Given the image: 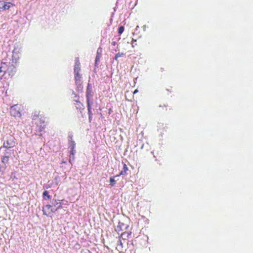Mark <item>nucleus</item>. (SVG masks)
<instances>
[{
	"label": "nucleus",
	"instance_id": "f257e3e1",
	"mask_svg": "<svg viewBox=\"0 0 253 253\" xmlns=\"http://www.w3.org/2000/svg\"><path fill=\"white\" fill-rule=\"evenodd\" d=\"M62 206V203L59 200L53 199L51 204H47L42 208V211L46 216L50 213L55 212Z\"/></svg>",
	"mask_w": 253,
	"mask_h": 253
},
{
	"label": "nucleus",
	"instance_id": "f03ea898",
	"mask_svg": "<svg viewBox=\"0 0 253 253\" xmlns=\"http://www.w3.org/2000/svg\"><path fill=\"white\" fill-rule=\"evenodd\" d=\"M131 235V231H126L121 233L119 238V244L117 246V249L120 252H122L123 245H127L128 239L130 237Z\"/></svg>",
	"mask_w": 253,
	"mask_h": 253
},
{
	"label": "nucleus",
	"instance_id": "7ed1b4c3",
	"mask_svg": "<svg viewBox=\"0 0 253 253\" xmlns=\"http://www.w3.org/2000/svg\"><path fill=\"white\" fill-rule=\"evenodd\" d=\"M23 108L21 105H14L10 108V114L15 118H21Z\"/></svg>",
	"mask_w": 253,
	"mask_h": 253
},
{
	"label": "nucleus",
	"instance_id": "20e7f679",
	"mask_svg": "<svg viewBox=\"0 0 253 253\" xmlns=\"http://www.w3.org/2000/svg\"><path fill=\"white\" fill-rule=\"evenodd\" d=\"M68 140H69V147L71 148L70 154L74 157V156L76 152L75 149V147H76V143L74 142V141L73 140L72 135H69L68 136Z\"/></svg>",
	"mask_w": 253,
	"mask_h": 253
},
{
	"label": "nucleus",
	"instance_id": "39448f33",
	"mask_svg": "<svg viewBox=\"0 0 253 253\" xmlns=\"http://www.w3.org/2000/svg\"><path fill=\"white\" fill-rule=\"evenodd\" d=\"M15 145V142L13 138L10 137L7 139L5 142L3 143L2 147L5 148H10L13 147Z\"/></svg>",
	"mask_w": 253,
	"mask_h": 253
},
{
	"label": "nucleus",
	"instance_id": "423d86ee",
	"mask_svg": "<svg viewBox=\"0 0 253 253\" xmlns=\"http://www.w3.org/2000/svg\"><path fill=\"white\" fill-rule=\"evenodd\" d=\"M12 6H13V4L11 3V2H6L2 0L0 1V10L8 9Z\"/></svg>",
	"mask_w": 253,
	"mask_h": 253
},
{
	"label": "nucleus",
	"instance_id": "0eeeda50",
	"mask_svg": "<svg viewBox=\"0 0 253 253\" xmlns=\"http://www.w3.org/2000/svg\"><path fill=\"white\" fill-rule=\"evenodd\" d=\"M7 64L5 62H1L0 66V80H1L6 73Z\"/></svg>",
	"mask_w": 253,
	"mask_h": 253
},
{
	"label": "nucleus",
	"instance_id": "6e6552de",
	"mask_svg": "<svg viewBox=\"0 0 253 253\" xmlns=\"http://www.w3.org/2000/svg\"><path fill=\"white\" fill-rule=\"evenodd\" d=\"M42 116V114H40V111L38 110H35L32 112L31 117L32 119L36 120L39 118L40 119H41Z\"/></svg>",
	"mask_w": 253,
	"mask_h": 253
},
{
	"label": "nucleus",
	"instance_id": "1a4fd4ad",
	"mask_svg": "<svg viewBox=\"0 0 253 253\" xmlns=\"http://www.w3.org/2000/svg\"><path fill=\"white\" fill-rule=\"evenodd\" d=\"M81 70L80 63L79 59H77L74 66V72L75 74L79 73Z\"/></svg>",
	"mask_w": 253,
	"mask_h": 253
},
{
	"label": "nucleus",
	"instance_id": "9d476101",
	"mask_svg": "<svg viewBox=\"0 0 253 253\" xmlns=\"http://www.w3.org/2000/svg\"><path fill=\"white\" fill-rule=\"evenodd\" d=\"M128 168L126 165V164H123V170L120 172V173L117 175L116 176H119L120 175H125L127 174V171H128Z\"/></svg>",
	"mask_w": 253,
	"mask_h": 253
},
{
	"label": "nucleus",
	"instance_id": "9b49d317",
	"mask_svg": "<svg viewBox=\"0 0 253 253\" xmlns=\"http://www.w3.org/2000/svg\"><path fill=\"white\" fill-rule=\"evenodd\" d=\"M82 75L80 73L75 74V79L76 84H78L81 82Z\"/></svg>",
	"mask_w": 253,
	"mask_h": 253
},
{
	"label": "nucleus",
	"instance_id": "f8f14e48",
	"mask_svg": "<svg viewBox=\"0 0 253 253\" xmlns=\"http://www.w3.org/2000/svg\"><path fill=\"white\" fill-rule=\"evenodd\" d=\"M76 103L75 104L76 107L77 109H79L80 110H81L82 109H84V106L80 101H76Z\"/></svg>",
	"mask_w": 253,
	"mask_h": 253
},
{
	"label": "nucleus",
	"instance_id": "ddd939ff",
	"mask_svg": "<svg viewBox=\"0 0 253 253\" xmlns=\"http://www.w3.org/2000/svg\"><path fill=\"white\" fill-rule=\"evenodd\" d=\"M42 197L43 198L46 200H49L51 198L50 195L48 194V193L47 191H45L43 192Z\"/></svg>",
	"mask_w": 253,
	"mask_h": 253
},
{
	"label": "nucleus",
	"instance_id": "4468645a",
	"mask_svg": "<svg viewBox=\"0 0 253 253\" xmlns=\"http://www.w3.org/2000/svg\"><path fill=\"white\" fill-rule=\"evenodd\" d=\"M9 156H4L2 157L1 159V161L3 164H7L9 162Z\"/></svg>",
	"mask_w": 253,
	"mask_h": 253
},
{
	"label": "nucleus",
	"instance_id": "2eb2a0df",
	"mask_svg": "<svg viewBox=\"0 0 253 253\" xmlns=\"http://www.w3.org/2000/svg\"><path fill=\"white\" fill-rule=\"evenodd\" d=\"M92 96V89H86V99H90V97Z\"/></svg>",
	"mask_w": 253,
	"mask_h": 253
},
{
	"label": "nucleus",
	"instance_id": "dca6fc26",
	"mask_svg": "<svg viewBox=\"0 0 253 253\" xmlns=\"http://www.w3.org/2000/svg\"><path fill=\"white\" fill-rule=\"evenodd\" d=\"M115 177V176H111L109 178L110 184L111 186H114L116 183V181L114 179Z\"/></svg>",
	"mask_w": 253,
	"mask_h": 253
},
{
	"label": "nucleus",
	"instance_id": "f3484780",
	"mask_svg": "<svg viewBox=\"0 0 253 253\" xmlns=\"http://www.w3.org/2000/svg\"><path fill=\"white\" fill-rule=\"evenodd\" d=\"M125 30V27L123 26H121L119 27L118 30V35L120 36L124 32Z\"/></svg>",
	"mask_w": 253,
	"mask_h": 253
},
{
	"label": "nucleus",
	"instance_id": "a211bd4d",
	"mask_svg": "<svg viewBox=\"0 0 253 253\" xmlns=\"http://www.w3.org/2000/svg\"><path fill=\"white\" fill-rule=\"evenodd\" d=\"M77 85V90L78 91H83V86L82 85V83L78 84Z\"/></svg>",
	"mask_w": 253,
	"mask_h": 253
},
{
	"label": "nucleus",
	"instance_id": "6ab92c4d",
	"mask_svg": "<svg viewBox=\"0 0 253 253\" xmlns=\"http://www.w3.org/2000/svg\"><path fill=\"white\" fill-rule=\"evenodd\" d=\"M124 55V53H120V52H118L117 53L116 55H115V59L116 60H117L118 57H121V56H123Z\"/></svg>",
	"mask_w": 253,
	"mask_h": 253
},
{
	"label": "nucleus",
	"instance_id": "aec40b11",
	"mask_svg": "<svg viewBox=\"0 0 253 253\" xmlns=\"http://www.w3.org/2000/svg\"><path fill=\"white\" fill-rule=\"evenodd\" d=\"M101 55H102V48H101V47H99V48L97 49L96 56L99 55L100 57H101Z\"/></svg>",
	"mask_w": 253,
	"mask_h": 253
},
{
	"label": "nucleus",
	"instance_id": "412c9836",
	"mask_svg": "<svg viewBox=\"0 0 253 253\" xmlns=\"http://www.w3.org/2000/svg\"><path fill=\"white\" fill-rule=\"evenodd\" d=\"M87 104V110H91V107L90 106V99H86Z\"/></svg>",
	"mask_w": 253,
	"mask_h": 253
},
{
	"label": "nucleus",
	"instance_id": "4be33fe9",
	"mask_svg": "<svg viewBox=\"0 0 253 253\" xmlns=\"http://www.w3.org/2000/svg\"><path fill=\"white\" fill-rule=\"evenodd\" d=\"M100 58H101V57H100L99 55L98 56H96L95 61V66H97V63L100 60Z\"/></svg>",
	"mask_w": 253,
	"mask_h": 253
},
{
	"label": "nucleus",
	"instance_id": "5701e85b",
	"mask_svg": "<svg viewBox=\"0 0 253 253\" xmlns=\"http://www.w3.org/2000/svg\"><path fill=\"white\" fill-rule=\"evenodd\" d=\"M122 225H123V226H125V225H124L123 223H121V222H119V225L117 226V229H119V228H120V229L121 230H123V229H122Z\"/></svg>",
	"mask_w": 253,
	"mask_h": 253
},
{
	"label": "nucleus",
	"instance_id": "b1692460",
	"mask_svg": "<svg viewBox=\"0 0 253 253\" xmlns=\"http://www.w3.org/2000/svg\"><path fill=\"white\" fill-rule=\"evenodd\" d=\"M83 252H84V253H92L89 250L86 249L84 250H83Z\"/></svg>",
	"mask_w": 253,
	"mask_h": 253
},
{
	"label": "nucleus",
	"instance_id": "393cba45",
	"mask_svg": "<svg viewBox=\"0 0 253 253\" xmlns=\"http://www.w3.org/2000/svg\"><path fill=\"white\" fill-rule=\"evenodd\" d=\"M135 42H136V41L134 40H132V42H131V45H132V46L133 47L136 44V43H135Z\"/></svg>",
	"mask_w": 253,
	"mask_h": 253
},
{
	"label": "nucleus",
	"instance_id": "a878e982",
	"mask_svg": "<svg viewBox=\"0 0 253 253\" xmlns=\"http://www.w3.org/2000/svg\"><path fill=\"white\" fill-rule=\"evenodd\" d=\"M86 89H92V88H91V84L88 83L87 84V88Z\"/></svg>",
	"mask_w": 253,
	"mask_h": 253
},
{
	"label": "nucleus",
	"instance_id": "bb28decb",
	"mask_svg": "<svg viewBox=\"0 0 253 253\" xmlns=\"http://www.w3.org/2000/svg\"><path fill=\"white\" fill-rule=\"evenodd\" d=\"M89 119H90V116H91V110H88Z\"/></svg>",
	"mask_w": 253,
	"mask_h": 253
},
{
	"label": "nucleus",
	"instance_id": "cd10ccee",
	"mask_svg": "<svg viewBox=\"0 0 253 253\" xmlns=\"http://www.w3.org/2000/svg\"><path fill=\"white\" fill-rule=\"evenodd\" d=\"M137 92H138V90L137 89H135L133 91V94H135V93H137Z\"/></svg>",
	"mask_w": 253,
	"mask_h": 253
},
{
	"label": "nucleus",
	"instance_id": "c85d7f7f",
	"mask_svg": "<svg viewBox=\"0 0 253 253\" xmlns=\"http://www.w3.org/2000/svg\"><path fill=\"white\" fill-rule=\"evenodd\" d=\"M127 228V226H125V228Z\"/></svg>",
	"mask_w": 253,
	"mask_h": 253
}]
</instances>
